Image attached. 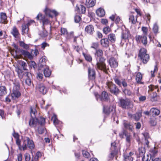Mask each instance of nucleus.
I'll list each match as a JSON object with an SVG mask.
<instances>
[{
	"label": "nucleus",
	"instance_id": "f257e3e1",
	"mask_svg": "<svg viewBox=\"0 0 161 161\" xmlns=\"http://www.w3.org/2000/svg\"><path fill=\"white\" fill-rule=\"evenodd\" d=\"M146 49L144 48H142L139 50L138 57L141 61L144 64H146L149 60V56L148 54L147 53Z\"/></svg>",
	"mask_w": 161,
	"mask_h": 161
},
{
	"label": "nucleus",
	"instance_id": "f03ea898",
	"mask_svg": "<svg viewBox=\"0 0 161 161\" xmlns=\"http://www.w3.org/2000/svg\"><path fill=\"white\" fill-rule=\"evenodd\" d=\"M106 59L103 57H101L99 58L98 61L96 64L97 68L99 69L103 70L105 73H108L107 68L105 63Z\"/></svg>",
	"mask_w": 161,
	"mask_h": 161
},
{
	"label": "nucleus",
	"instance_id": "7ed1b4c3",
	"mask_svg": "<svg viewBox=\"0 0 161 161\" xmlns=\"http://www.w3.org/2000/svg\"><path fill=\"white\" fill-rule=\"evenodd\" d=\"M120 106L124 109L132 108L133 107L132 102L128 99H121L119 100Z\"/></svg>",
	"mask_w": 161,
	"mask_h": 161
},
{
	"label": "nucleus",
	"instance_id": "20e7f679",
	"mask_svg": "<svg viewBox=\"0 0 161 161\" xmlns=\"http://www.w3.org/2000/svg\"><path fill=\"white\" fill-rule=\"evenodd\" d=\"M107 88L110 92L116 95L117 96L120 92L119 89L117 88L115 85L112 82H108L107 83Z\"/></svg>",
	"mask_w": 161,
	"mask_h": 161
},
{
	"label": "nucleus",
	"instance_id": "39448f33",
	"mask_svg": "<svg viewBox=\"0 0 161 161\" xmlns=\"http://www.w3.org/2000/svg\"><path fill=\"white\" fill-rule=\"evenodd\" d=\"M27 147L31 150L33 149L35 147L33 141L32 140H30L28 137H26L24 138L23 144V150H26Z\"/></svg>",
	"mask_w": 161,
	"mask_h": 161
},
{
	"label": "nucleus",
	"instance_id": "423d86ee",
	"mask_svg": "<svg viewBox=\"0 0 161 161\" xmlns=\"http://www.w3.org/2000/svg\"><path fill=\"white\" fill-rule=\"evenodd\" d=\"M94 95L97 100L100 99L102 101H108L109 99L108 94L105 91L102 92L101 97L97 92L94 93Z\"/></svg>",
	"mask_w": 161,
	"mask_h": 161
},
{
	"label": "nucleus",
	"instance_id": "0eeeda50",
	"mask_svg": "<svg viewBox=\"0 0 161 161\" xmlns=\"http://www.w3.org/2000/svg\"><path fill=\"white\" fill-rule=\"evenodd\" d=\"M136 40L138 42L141 41L144 45H146L147 43V37L146 35H137L136 37Z\"/></svg>",
	"mask_w": 161,
	"mask_h": 161
},
{
	"label": "nucleus",
	"instance_id": "6e6552de",
	"mask_svg": "<svg viewBox=\"0 0 161 161\" xmlns=\"http://www.w3.org/2000/svg\"><path fill=\"white\" fill-rule=\"evenodd\" d=\"M88 77L92 80H94L96 77V72L95 69L91 67H89L88 69Z\"/></svg>",
	"mask_w": 161,
	"mask_h": 161
},
{
	"label": "nucleus",
	"instance_id": "1a4fd4ad",
	"mask_svg": "<svg viewBox=\"0 0 161 161\" xmlns=\"http://www.w3.org/2000/svg\"><path fill=\"white\" fill-rule=\"evenodd\" d=\"M36 89L42 94H45L47 92V89L44 84H40L37 85Z\"/></svg>",
	"mask_w": 161,
	"mask_h": 161
},
{
	"label": "nucleus",
	"instance_id": "9d476101",
	"mask_svg": "<svg viewBox=\"0 0 161 161\" xmlns=\"http://www.w3.org/2000/svg\"><path fill=\"white\" fill-rule=\"evenodd\" d=\"M29 124L31 127H35L38 124V119L36 117H32L29 121Z\"/></svg>",
	"mask_w": 161,
	"mask_h": 161
},
{
	"label": "nucleus",
	"instance_id": "9b49d317",
	"mask_svg": "<svg viewBox=\"0 0 161 161\" xmlns=\"http://www.w3.org/2000/svg\"><path fill=\"white\" fill-rule=\"evenodd\" d=\"M123 125L125 128L127 130L132 131L134 129L133 124L127 121L124 120L123 122Z\"/></svg>",
	"mask_w": 161,
	"mask_h": 161
},
{
	"label": "nucleus",
	"instance_id": "f8f14e48",
	"mask_svg": "<svg viewBox=\"0 0 161 161\" xmlns=\"http://www.w3.org/2000/svg\"><path fill=\"white\" fill-rule=\"evenodd\" d=\"M16 90L14 89L13 92L11 95L12 98L14 100H16L21 96V93L18 90V89Z\"/></svg>",
	"mask_w": 161,
	"mask_h": 161
},
{
	"label": "nucleus",
	"instance_id": "ddd939ff",
	"mask_svg": "<svg viewBox=\"0 0 161 161\" xmlns=\"http://www.w3.org/2000/svg\"><path fill=\"white\" fill-rule=\"evenodd\" d=\"M109 64L111 67L115 68L118 66V62L116 59L113 57L110 58L109 60Z\"/></svg>",
	"mask_w": 161,
	"mask_h": 161
},
{
	"label": "nucleus",
	"instance_id": "4468645a",
	"mask_svg": "<svg viewBox=\"0 0 161 161\" xmlns=\"http://www.w3.org/2000/svg\"><path fill=\"white\" fill-rule=\"evenodd\" d=\"M11 33L14 37L16 38H18L20 35L18 30L15 26H14L12 29Z\"/></svg>",
	"mask_w": 161,
	"mask_h": 161
},
{
	"label": "nucleus",
	"instance_id": "2eb2a0df",
	"mask_svg": "<svg viewBox=\"0 0 161 161\" xmlns=\"http://www.w3.org/2000/svg\"><path fill=\"white\" fill-rule=\"evenodd\" d=\"M85 32L89 35H92L94 31L93 26L91 25H87L85 28Z\"/></svg>",
	"mask_w": 161,
	"mask_h": 161
},
{
	"label": "nucleus",
	"instance_id": "dca6fc26",
	"mask_svg": "<svg viewBox=\"0 0 161 161\" xmlns=\"http://www.w3.org/2000/svg\"><path fill=\"white\" fill-rule=\"evenodd\" d=\"M46 16L52 18L54 16L58 15V13L56 11H44Z\"/></svg>",
	"mask_w": 161,
	"mask_h": 161
},
{
	"label": "nucleus",
	"instance_id": "f3484780",
	"mask_svg": "<svg viewBox=\"0 0 161 161\" xmlns=\"http://www.w3.org/2000/svg\"><path fill=\"white\" fill-rule=\"evenodd\" d=\"M142 75L140 72H138L137 73L136 76V81L139 84H143V82L142 81Z\"/></svg>",
	"mask_w": 161,
	"mask_h": 161
},
{
	"label": "nucleus",
	"instance_id": "a211bd4d",
	"mask_svg": "<svg viewBox=\"0 0 161 161\" xmlns=\"http://www.w3.org/2000/svg\"><path fill=\"white\" fill-rule=\"evenodd\" d=\"M114 108L112 106H106L103 107V111L105 114H109L111 111H113Z\"/></svg>",
	"mask_w": 161,
	"mask_h": 161
},
{
	"label": "nucleus",
	"instance_id": "6ab92c4d",
	"mask_svg": "<svg viewBox=\"0 0 161 161\" xmlns=\"http://www.w3.org/2000/svg\"><path fill=\"white\" fill-rule=\"evenodd\" d=\"M109 41L107 38L102 39L100 41L101 45L103 47H107L109 46Z\"/></svg>",
	"mask_w": 161,
	"mask_h": 161
},
{
	"label": "nucleus",
	"instance_id": "aec40b11",
	"mask_svg": "<svg viewBox=\"0 0 161 161\" xmlns=\"http://www.w3.org/2000/svg\"><path fill=\"white\" fill-rule=\"evenodd\" d=\"M29 31V27L27 26L25 24L22 25V32L23 35H28V36L30 37L29 35L28 34Z\"/></svg>",
	"mask_w": 161,
	"mask_h": 161
},
{
	"label": "nucleus",
	"instance_id": "412c9836",
	"mask_svg": "<svg viewBox=\"0 0 161 161\" xmlns=\"http://www.w3.org/2000/svg\"><path fill=\"white\" fill-rule=\"evenodd\" d=\"M21 52L22 55L25 57L28 58L30 59H32L33 58V57L32 54L29 52L24 50H22Z\"/></svg>",
	"mask_w": 161,
	"mask_h": 161
},
{
	"label": "nucleus",
	"instance_id": "4be33fe9",
	"mask_svg": "<svg viewBox=\"0 0 161 161\" xmlns=\"http://www.w3.org/2000/svg\"><path fill=\"white\" fill-rule=\"evenodd\" d=\"M150 111L152 113L153 115L157 116L160 114V110L158 109L155 108H153L150 109Z\"/></svg>",
	"mask_w": 161,
	"mask_h": 161
},
{
	"label": "nucleus",
	"instance_id": "5701e85b",
	"mask_svg": "<svg viewBox=\"0 0 161 161\" xmlns=\"http://www.w3.org/2000/svg\"><path fill=\"white\" fill-rule=\"evenodd\" d=\"M108 39L111 42L114 43L116 40V36L114 33H111L108 36Z\"/></svg>",
	"mask_w": 161,
	"mask_h": 161
},
{
	"label": "nucleus",
	"instance_id": "b1692460",
	"mask_svg": "<svg viewBox=\"0 0 161 161\" xmlns=\"http://www.w3.org/2000/svg\"><path fill=\"white\" fill-rule=\"evenodd\" d=\"M0 17L1 21L3 23H7V16L5 13H0Z\"/></svg>",
	"mask_w": 161,
	"mask_h": 161
},
{
	"label": "nucleus",
	"instance_id": "393cba45",
	"mask_svg": "<svg viewBox=\"0 0 161 161\" xmlns=\"http://www.w3.org/2000/svg\"><path fill=\"white\" fill-rule=\"evenodd\" d=\"M95 1L94 0H86V4L88 8L93 6L95 4Z\"/></svg>",
	"mask_w": 161,
	"mask_h": 161
},
{
	"label": "nucleus",
	"instance_id": "a878e982",
	"mask_svg": "<svg viewBox=\"0 0 161 161\" xmlns=\"http://www.w3.org/2000/svg\"><path fill=\"white\" fill-rule=\"evenodd\" d=\"M7 93V89L4 86H0V96L5 95Z\"/></svg>",
	"mask_w": 161,
	"mask_h": 161
},
{
	"label": "nucleus",
	"instance_id": "bb28decb",
	"mask_svg": "<svg viewBox=\"0 0 161 161\" xmlns=\"http://www.w3.org/2000/svg\"><path fill=\"white\" fill-rule=\"evenodd\" d=\"M138 154L139 157L143 156L145 153V150L144 147H140L138 148Z\"/></svg>",
	"mask_w": 161,
	"mask_h": 161
},
{
	"label": "nucleus",
	"instance_id": "cd10ccee",
	"mask_svg": "<svg viewBox=\"0 0 161 161\" xmlns=\"http://www.w3.org/2000/svg\"><path fill=\"white\" fill-rule=\"evenodd\" d=\"M133 154L131 152H130L129 154L125 156V161H133V158L131 156Z\"/></svg>",
	"mask_w": 161,
	"mask_h": 161
},
{
	"label": "nucleus",
	"instance_id": "c85d7f7f",
	"mask_svg": "<svg viewBox=\"0 0 161 161\" xmlns=\"http://www.w3.org/2000/svg\"><path fill=\"white\" fill-rule=\"evenodd\" d=\"M44 74L46 77H49L51 75V71L49 69L48 67H46L45 68L43 71Z\"/></svg>",
	"mask_w": 161,
	"mask_h": 161
},
{
	"label": "nucleus",
	"instance_id": "c756f323",
	"mask_svg": "<svg viewBox=\"0 0 161 161\" xmlns=\"http://www.w3.org/2000/svg\"><path fill=\"white\" fill-rule=\"evenodd\" d=\"M157 96V94L156 92H154L152 94H150V100L152 102L155 101L157 100L156 98Z\"/></svg>",
	"mask_w": 161,
	"mask_h": 161
},
{
	"label": "nucleus",
	"instance_id": "7c9ffc66",
	"mask_svg": "<svg viewBox=\"0 0 161 161\" xmlns=\"http://www.w3.org/2000/svg\"><path fill=\"white\" fill-rule=\"evenodd\" d=\"M83 55L84 56L85 59L89 62H91L92 60V58L91 55L88 54H86L84 53H83Z\"/></svg>",
	"mask_w": 161,
	"mask_h": 161
},
{
	"label": "nucleus",
	"instance_id": "2f4dec72",
	"mask_svg": "<svg viewBox=\"0 0 161 161\" xmlns=\"http://www.w3.org/2000/svg\"><path fill=\"white\" fill-rule=\"evenodd\" d=\"M149 90L148 91V92L150 93V92H153L155 89H157L158 88V86H154L153 85H150L148 86Z\"/></svg>",
	"mask_w": 161,
	"mask_h": 161
},
{
	"label": "nucleus",
	"instance_id": "473e14b6",
	"mask_svg": "<svg viewBox=\"0 0 161 161\" xmlns=\"http://www.w3.org/2000/svg\"><path fill=\"white\" fill-rule=\"evenodd\" d=\"M129 19L130 21L133 24H135L137 21V18H135L133 14L130 16Z\"/></svg>",
	"mask_w": 161,
	"mask_h": 161
},
{
	"label": "nucleus",
	"instance_id": "72a5a7b5",
	"mask_svg": "<svg viewBox=\"0 0 161 161\" xmlns=\"http://www.w3.org/2000/svg\"><path fill=\"white\" fill-rule=\"evenodd\" d=\"M142 116V112L139 111L137 112L135 114L134 116V119L135 120L137 121L139 120L141 117Z\"/></svg>",
	"mask_w": 161,
	"mask_h": 161
},
{
	"label": "nucleus",
	"instance_id": "f704fd0d",
	"mask_svg": "<svg viewBox=\"0 0 161 161\" xmlns=\"http://www.w3.org/2000/svg\"><path fill=\"white\" fill-rule=\"evenodd\" d=\"M111 29L109 26H107L103 28V31L104 33L107 34L111 31Z\"/></svg>",
	"mask_w": 161,
	"mask_h": 161
},
{
	"label": "nucleus",
	"instance_id": "c9c22d12",
	"mask_svg": "<svg viewBox=\"0 0 161 161\" xmlns=\"http://www.w3.org/2000/svg\"><path fill=\"white\" fill-rule=\"evenodd\" d=\"M103 54V52L102 50L98 49L97 50L95 53V56H97V57H101L102 56Z\"/></svg>",
	"mask_w": 161,
	"mask_h": 161
},
{
	"label": "nucleus",
	"instance_id": "e433bc0d",
	"mask_svg": "<svg viewBox=\"0 0 161 161\" xmlns=\"http://www.w3.org/2000/svg\"><path fill=\"white\" fill-rule=\"evenodd\" d=\"M19 43L20 46L25 49H27L29 47V45L26 44H25L23 41H19Z\"/></svg>",
	"mask_w": 161,
	"mask_h": 161
},
{
	"label": "nucleus",
	"instance_id": "4c0bfd02",
	"mask_svg": "<svg viewBox=\"0 0 161 161\" xmlns=\"http://www.w3.org/2000/svg\"><path fill=\"white\" fill-rule=\"evenodd\" d=\"M97 15L100 17L104 16L105 14V11H96Z\"/></svg>",
	"mask_w": 161,
	"mask_h": 161
},
{
	"label": "nucleus",
	"instance_id": "58836bf2",
	"mask_svg": "<svg viewBox=\"0 0 161 161\" xmlns=\"http://www.w3.org/2000/svg\"><path fill=\"white\" fill-rule=\"evenodd\" d=\"M153 30L154 33L156 34L158 32V27L157 24H155L154 25Z\"/></svg>",
	"mask_w": 161,
	"mask_h": 161
},
{
	"label": "nucleus",
	"instance_id": "ea45409f",
	"mask_svg": "<svg viewBox=\"0 0 161 161\" xmlns=\"http://www.w3.org/2000/svg\"><path fill=\"white\" fill-rule=\"evenodd\" d=\"M129 35V34L128 32H123L122 33V37L124 39H127L128 38Z\"/></svg>",
	"mask_w": 161,
	"mask_h": 161
},
{
	"label": "nucleus",
	"instance_id": "a19ab883",
	"mask_svg": "<svg viewBox=\"0 0 161 161\" xmlns=\"http://www.w3.org/2000/svg\"><path fill=\"white\" fill-rule=\"evenodd\" d=\"M142 30L143 32V35L147 36V34L148 29L146 27L142 26Z\"/></svg>",
	"mask_w": 161,
	"mask_h": 161
},
{
	"label": "nucleus",
	"instance_id": "79ce46f5",
	"mask_svg": "<svg viewBox=\"0 0 161 161\" xmlns=\"http://www.w3.org/2000/svg\"><path fill=\"white\" fill-rule=\"evenodd\" d=\"M36 113V109L34 108L31 107L30 114L31 117H33L34 116H35Z\"/></svg>",
	"mask_w": 161,
	"mask_h": 161
},
{
	"label": "nucleus",
	"instance_id": "37998d69",
	"mask_svg": "<svg viewBox=\"0 0 161 161\" xmlns=\"http://www.w3.org/2000/svg\"><path fill=\"white\" fill-rule=\"evenodd\" d=\"M158 70V68L157 65L156 64L154 66V69L153 71H151V75L152 77H154L155 76L154 73L157 72Z\"/></svg>",
	"mask_w": 161,
	"mask_h": 161
},
{
	"label": "nucleus",
	"instance_id": "c03bdc74",
	"mask_svg": "<svg viewBox=\"0 0 161 161\" xmlns=\"http://www.w3.org/2000/svg\"><path fill=\"white\" fill-rule=\"evenodd\" d=\"M16 144L18 146L19 150H23V145L22 146H21L20 141L19 138L16 139Z\"/></svg>",
	"mask_w": 161,
	"mask_h": 161
},
{
	"label": "nucleus",
	"instance_id": "a18cd8bd",
	"mask_svg": "<svg viewBox=\"0 0 161 161\" xmlns=\"http://www.w3.org/2000/svg\"><path fill=\"white\" fill-rule=\"evenodd\" d=\"M151 157L148 155L144 156L142 158V161H150Z\"/></svg>",
	"mask_w": 161,
	"mask_h": 161
},
{
	"label": "nucleus",
	"instance_id": "49530a36",
	"mask_svg": "<svg viewBox=\"0 0 161 161\" xmlns=\"http://www.w3.org/2000/svg\"><path fill=\"white\" fill-rule=\"evenodd\" d=\"M45 17L42 14L39 13L37 15L36 18L37 20L42 21Z\"/></svg>",
	"mask_w": 161,
	"mask_h": 161
},
{
	"label": "nucleus",
	"instance_id": "de8ad7c7",
	"mask_svg": "<svg viewBox=\"0 0 161 161\" xmlns=\"http://www.w3.org/2000/svg\"><path fill=\"white\" fill-rule=\"evenodd\" d=\"M82 152L83 156L85 158H88L89 157L90 154L88 152L86 151L83 150Z\"/></svg>",
	"mask_w": 161,
	"mask_h": 161
},
{
	"label": "nucleus",
	"instance_id": "09e8293b",
	"mask_svg": "<svg viewBox=\"0 0 161 161\" xmlns=\"http://www.w3.org/2000/svg\"><path fill=\"white\" fill-rule=\"evenodd\" d=\"M123 92L125 95L129 96L131 95L132 94L131 92L129 90L127 89H125L124 90Z\"/></svg>",
	"mask_w": 161,
	"mask_h": 161
},
{
	"label": "nucleus",
	"instance_id": "8fccbe9b",
	"mask_svg": "<svg viewBox=\"0 0 161 161\" xmlns=\"http://www.w3.org/2000/svg\"><path fill=\"white\" fill-rule=\"evenodd\" d=\"M45 123V119L44 118L41 117L40 118L39 120H38V124H40L42 125L44 124Z\"/></svg>",
	"mask_w": 161,
	"mask_h": 161
},
{
	"label": "nucleus",
	"instance_id": "3c124183",
	"mask_svg": "<svg viewBox=\"0 0 161 161\" xmlns=\"http://www.w3.org/2000/svg\"><path fill=\"white\" fill-rule=\"evenodd\" d=\"M98 47V43L97 42H93L92 43L91 47L95 49H97Z\"/></svg>",
	"mask_w": 161,
	"mask_h": 161
},
{
	"label": "nucleus",
	"instance_id": "603ef678",
	"mask_svg": "<svg viewBox=\"0 0 161 161\" xmlns=\"http://www.w3.org/2000/svg\"><path fill=\"white\" fill-rule=\"evenodd\" d=\"M52 120H53L54 124L56 125L58 123V120L56 118V117L55 115H54L52 117Z\"/></svg>",
	"mask_w": 161,
	"mask_h": 161
},
{
	"label": "nucleus",
	"instance_id": "864d4df0",
	"mask_svg": "<svg viewBox=\"0 0 161 161\" xmlns=\"http://www.w3.org/2000/svg\"><path fill=\"white\" fill-rule=\"evenodd\" d=\"M46 58L45 56L42 57L40 60V62L43 65L46 62Z\"/></svg>",
	"mask_w": 161,
	"mask_h": 161
},
{
	"label": "nucleus",
	"instance_id": "5fc2aeb1",
	"mask_svg": "<svg viewBox=\"0 0 161 161\" xmlns=\"http://www.w3.org/2000/svg\"><path fill=\"white\" fill-rule=\"evenodd\" d=\"M25 160L26 161H30L31 159L30 155L28 153H26L25 154Z\"/></svg>",
	"mask_w": 161,
	"mask_h": 161
},
{
	"label": "nucleus",
	"instance_id": "6e6d98bb",
	"mask_svg": "<svg viewBox=\"0 0 161 161\" xmlns=\"http://www.w3.org/2000/svg\"><path fill=\"white\" fill-rule=\"evenodd\" d=\"M78 10H85L86 8L82 5H79L76 6Z\"/></svg>",
	"mask_w": 161,
	"mask_h": 161
},
{
	"label": "nucleus",
	"instance_id": "4d7b16f0",
	"mask_svg": "<svg viewBox=\"0 0 161 161\" xmlns=\"http://www.w3.org/2000/svg\"><path fill=\"white\" fill-rule=\"evenodd\" d=\"M114 81L115 83L118 85L119 86H121V82L118 79V78H115L114 79Z\"/></svg>",
	"mask_w": 161,
	"mask_h": 161
},
{
	"label": "nucleus",
	"instance_id": "13d9d810",
	"mask_svg": "<svg viewBox=\"0 0 161 161\" xmlns=\"http://www.w3.org/2000/svg\"><path fill=\"white\" fill-rule=\"evenodd\" d=\"M81 19L80 16L78 15H76L75 17V20L76 23L79 22Z\"/></svg>",
	"mask_w": 161,
	"mask_h": 161
},
{
	"label": "nucleus",
	"instance_id": "bf43d9fd",
	"mask_svg": "<svg viewBox=\"0 0 161 161\" xmlns=\"http://www.w3.org/2000/svg\"><path fill=\"white\" fill-rule=\"evenodd\" d=\"M42 22L43 25L47 24L49 23L48 19L46 18L45 17L44 18L43 20L42 21Z\"/></svg>",
	"mask_w": 161,
	"mask_h": 161
},
{
	"label": "nucleus",
	"instance_id": "052dcab7",
	"mask_svg": "<svg viewBox=\"0 0 161 161\" xmlns=\"http://www.w3.org/2000/svg\"><path fill=\"white\" fill-rule=\"evenodd\" d=\"M20 64L23 67V69L24 70L26 69V64L25 62L23 61H21L20 63Z\"/></svg>",
	"mask_w": 161,
	"mask_h": 161
},
{
	"label": "nucleus",
	"instance_id": "680f3d73",
	"mask_svg": "<svg viewBox=\"0 0 161 161\" xmlns=\"http://www.w3.org/2000/svg\"><path fill=\"white\" fill-rule=\"evenodd\" d=\"M101 22L102 24L104 25H106L108 23L107 19H102Z\"/></svg>",
	"mask_w": 161,
	"mask_h": 161
},
{
	"label": "nucleus",
	"instance_id": "e2e57ef3",
	"mask_svg": "<svg viewBox=\"0 0 161 161\" xmlns=\"http://www.w3.org/2000/svg\"><path fill=\"white\" fill-rule=\"evenodd\" d=\"M125 135L126 136V141L129 143L130 142V134L126 135V134H125Z\"/></svg>",
	"mask_w": 161,
	"mask_h": 161
},
{
	"label": "nucleus",
	"instance_id": "0e129e2a",
	"mask_svg": "<svg viewBox=\"0 0 161 161\" xmlns=\"http://www.w3.org/2000/svg\"><path fill=\"white\" fill-rule=\"evenodd\" d=\"M35 22L34 20H31L28 21V23L26 25H26V26L28 27H29V26L31 25L32 24H33L35 23Z\"/></svg>",
	"mask_w": 161,
	"mask_h": 161
},
{
	"label": "nucleus",
	"instance_id": "69168bd1",
	"mask_svg": "<svg viewBox=\"0 0 161 161\" xmlns=\"http://www.w3.org/2000/svg\"><path fill=\"white\" fill-rule=\"evenodd\" d=\"M25 82L28 85H30L31 83V81L30 79L29 78H26L25 80Z\"/></svg>",
	"mask_w": 161,
	"mask_h": 161
},
{
	"label": "nucleus",
	"instance_id": "338daca9",
	"mask_svg": "<svg viewBox=\"0 0 161 161\" xmlns=\"http://www.w3.org/2000/svg\"><path fill=\"white\" fill-rule=\"evenodd\" d=\"M38 132L40 134H42L44 132V130L42 127H39L38 129Z\"/></svg>",
	"mask_w": 161,
	"mask_h": 161
},
{
	"label": "nucleus",
	"instance_id": "774afa93",
	"mask_svg": "<svg viewBox=\"0 0 161 161\" xmlns=\"http://www.w3.org/2000/svg\"><path fill=\"white\" fill-rule=\"evenodd\" d=\"M61 32L63 34H67V30L64 28H61Z\"/></svg>",
	"mask_w": 161,
	"mask_h": 161
}]
</instances>
